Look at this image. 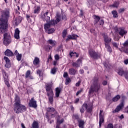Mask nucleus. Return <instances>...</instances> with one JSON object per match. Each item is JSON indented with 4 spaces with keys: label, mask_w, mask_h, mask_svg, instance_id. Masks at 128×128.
<instances>
[{
    "label": "nucleus",
    "mask_w": 128,
    "mask_h": 128,
    "mask_svg": "<svg viewBox=\"0 0 128 128\" xmlns=\"http://www.w3.org/2000/svg\"><path fill=\"white\" fill-rule=\"evenodd\" d=\"M10 16V12L8 10L2 11L0 18V32L4 34L8 30V18Z\"/></svg>",
    "instance_id": "nucleus-1"
},
{
    "label": "nucleus",
    "mask_w": 128,
    "mask_h": 128,
    "mask_svg": "<svg viewBox=\"0 0 128 128\" xmlns=\"http://www.w3.org/2000/svg\"><path fill=\"white\" fill-rule=\"evenodd\" d=\"M26 110V106L20 104V100L18 95L15 96V104H14V111L16 114H20Z\"/></svg>",
    "instance_id": "nucleus-2"
},
{
    "label": "nucleus",
    "mask_w": 128,
    "mask_h": 128,
    "mask_svg": "<svg viewBox=\"0 0 128 128\" xmlns=\"http://www.w3.org/2000/svg\"><path fill=\"white\" fill-rule=\"evenodd\" d=\"M100 88V84L98 82V79L95 78L92 82V84L90 89L89 94H92L94 92H98V90Z\"/></svg>",
    "instance_id": "nucleus-3"
},
{
    "label": "nucleus",
    "mask_w": 128,
    "mask_h": 128,
    "mask_svg": "<svg viewBox=\"0 0 128 128\" xmlns=\"http://www.w3.org/2000/svg\"><path fill=\"white\" fill-rule=\"evenodd\" d=\"M46 88L47 92V96H48L49 98V102L51 104H52L54 102V92H52V86L50 85L46 84Z\"/></svg>",
    "instance_id": "nucleus-4"
},
{
    "label": "nucleus",
    "mask_w": 128,
    "mask_h": 128,
    "mask_svg": "<svg viewBox=\"0 0 128 128\" xmlns=\"http://www.w3.org/2000/svg\"><path fill=\"white\" fill-rule=\"evenodd\" d=\"M104 40L105 42V48L109 52H112V48L110 46L109 42H112V40L108 36L106 35L104 36Z\"/></svg>",
    "instance_id": "nucleus-5"
},
{
    "label": "nucleus",
    "mask_w": 128,
    "mask_h": 128,
    "mask_svg": "<svg viewBox=\"0 0 128 128\" xmlns=\"http://www.w3.org/2000/svg\"><path fill=\"white\" fill-rule=\"evenodd\" d=\"M11 42H12V37L8 33H5L4 34V44L6 46H8V44H10Z\"/></svg>",
    "instance_id": "nucleus-6"
},
{
    "label": "nucleus",
    "mask_w": 128,
    "mask_h": 128,
    "mask_svg": "<svg viewBox=\"0 0 128 128\" xmlns=\"http://www.w3.org/2000/svg\"><path fill=\"white\" fill-rule=\"evenodd\" d=\"M100 115V121H99V126L100 127L102 126V124H103L104 122V110H100V112L99 114Z\"/></svg>",
    "instance_id": "nucleus-7"
},
{
    "label": "nucleus",
    "mask_w": 128,
    "mask_h": 128,
    "mask_svg": "<svg viewBox=\"0 0 128 128\" xmlns=\"http://www.w3.org/2000/svg\"><path fill=\"white\" fill-rule=\"evenodd\" d=\"M29 106L34 108H36L38 106V104H36V101L34 100V98H32L30 100L29 102Z\"/></svg>",
    "instance_id": "nucleus-8"
},
{
    "label": "nucleus",
    "mask_w": 128,
    "mask_h": 128,
    "mask_svg": "<svg viewBox=\"0 0 128 128\" xmlns=\"http://www.w3.org/2000/svg\"><path fill=\"white\" fill-rule=\"evenodd\" d=\"M4 60L6 62L5 66L6 68H10L12 66L10 60V59H8V58L6 56L4 58Z\"/></svg>",
    "instance_id": "nucleus-9"
},
{
    "label": "nucleus",
    "mask_w": 128,
    "mask_h": 128,
    "mask_svg": "<svg viewBox=\"0 0 128 128\" xmlns=\"http://www.w3.org/2000/svg\"><path fill=\"white\" fill-rule=\"evenodd\" d=\"M48 12H46L44 14V16H42V20H46V22H49L50 24V18L48 16Z\"/></svg>",
    "instance_id": "nucleus-10"
},
{
    "label": "nucleus",
    "mask_w": 128,
    "mask_h": 128,
    "mask_svg": "<svg viewBox=\"0 0 128 128\" xmlns=\"http://www.w3.org/2000/svg\"><path fill=\"white\" fill-rule=\"evenodd\" d=\"M78 36L76 34H69L67 36V38L66 39V42H68L70 40H76Z\"/></svg>",
    "instance_id": "nucleus-11"
},
{
    "label": "nucleus",
    "mask_w": 128,
    "mask_h": 128,
    "mask_svg": "<svg viewBox=\"0 0 128 128\" xmlns=\"http://www.w3.org/2000/svg\"><path fill=\"white\" fill-rule=\"evenodd\" d=\"M89 54L92 58H96L98 56V54L95 52L93 49H90L89 50Z\"/></svg>",
    "instance_id": "nucleus-12"
},
{
    "label": "nucleus",
    "mask_w": 128,
    "mask_h": 128,
    "mask_svg": "<svg viewBox=\"0 0 128 128\" xmlns=\"http://www.w3.org/2000/svg\"><path fill=\"white\" fill-rule=\"evenodd\" d=\"M124 102H122L116 108V110L113 111V113L114 112H118L122 108H124Z\"/></svg>",
    "instance_id": "nucleus-13"
},
{
    "label": "nucleus",
    "mask_w": 128,
    "mask_h": 128,
    "mask_svg": "<svg viewBox=\"0 0 128 128\" xmlns=\"http://www.w3.org/2000/svg\"><path fill=\"white\" fill-rule=\"evenodd\" d=\"M118 34L120 36H124V34H128V31L124 30V29L122 28H120L118 30Z\"/></svg>",
    "instance_id": "nucleus-14"
},
{
    "label": "nucleus",
    "mask_w": 128,
    "mask_h": 128,
    "mask_svg": "<svg viewBox=\"0 0 128 128\" xmlns=\"http://www.w3.org/2000/svg\"><path fill=\"white\" fill-rule=\"evenodd\" d=\"M82 64V60L80 59H78L77 61L75 62L72 63V66H76V68H80V64Z\"/></svg>",
    "instance_id": "nucleus-15"
},
{
    "label": "nucleus",
    "mask_w": 128,
    "mask_h": 128,
    "mask_svg": "<svg viewBox=\"0 0 128 128\" xmlns=\"http://www.w3.org/2000/svg\"><path fill=\"white\" fill-rule=\"evenodd\" d=\"M14 37L16 40L20 39V30H18V28L15 30Z\"/></svg>",
    "instance_id": "nucleus-16"
},
{
    "label": "nucleus",
    "mask_w": 128,
    "mask_h": 128,
    "mask_svg": "<svg viewBox=\"0 0 128 128\" xmlns=\"http://www.w3.org/2000/svg\"><path fill=\"white\" fill-rule=\"evenodd\" d=\"M116 72L118 74H119V76H122L125 74L124 71V69H122V68H118L116 70Z\"/></svg>",
    "instance_id": "nucleus-17"
},
{
    "label": "nucleus",
    "mask_w": 128,
    "mask_h": 128,
    "mask_svg": "<svg viewBox=\"0 0 128 128\" xmlns=\"http://www.w3.org/2000/svg\"><path fill=\"white\" fill-rule=\"evenodd\" d=\"M60 16H58L56 17V20H52L50 21V24H58V22H60Z\"/></svg>",
    "instance_id": "nucleus-18"
},
{
    "label": "nucleus",
    "mask_w": 128,
    "mask_h": 128,
    "mask_svg": "<svg viewBox=\"0 0 128 128\" xmlns=\"http://www.w3.org/2000/svg\"><path fill=\"white\" fill-rule=\"evenodd\" d=\"M4 54L5 56H12L14 55V53L8 49L6 50Z\"/></svg>",
    "instance_id": "nucleus-19"
},
{
    "label": "nucleus",
    "mask_w": 128,
    "mask_h": 128,
    "mask_svg": "<svg viewBox=\"0 0 128 128\" xmlns=\"http://www.w3.org/2000/svg\"><path fill=\"white\" fill-rule=\"evenodd\" d=\"M33 64L34 66H38V64H40V58H38V57H35L33 61Z\"/></svg>",
    "instance_id": "nucleus-20"
},
{
    "label": "nucleus",
    "mask_w": 128,
    "mask_h": 128,
    "mask_svg": "<svg viewBox=\"0 0 128 128\" xmlns=\"http://www.w3.org/2000/svg\"><path fill=\"white\" fill-rule=\"evenodd\" d=\"M88 108V104H84L82 106V108L80 109V112L82 114H84V110Z\"/></svg>",
    "instance_id": "nucleus-21"
},
{
    "label": "nucleus",
    "mask_w": 128,
    "mask_h": 128,
    "mask_svg": "<svg viewBox=\"0 0 128 128\" xmlns=\"http://www.w3.org/2000/svg\"><path fill=\"white\" fill-rule=\"evenodd\" d=\"M62 122H64V118H61L60 120L58 119L56 128H60V124H62Z\"/></svg>",
    "instance_id": "nucleus-22"
},
{
    "label": "nucleus",
    "mask_w": 128,
    "mask_h": 128,
    "mask_svg": "<svg viewBox=\"0 0 128 128\" xmlns=\"http://www.w3.org/2000/svg\"><path fill=\"white\" fill-rule=\"evenodd\" d=\"M22 17L20 16H18V17L16 20V22L15 24L16 26H18V24H20L21 22H22Z\"/></svg>",
    "instance_id": "nucleus-23"
},
{
    "label": "nucleus",
    "mask_w": 128,
    "mask_h": 128,
    "mask_svg": "<svg viewBox=\"0 0 128 128\" xmlns=\"http://www.w3.org/2000/svg\"><path fill=\"white\" fill-rule=\"evenodd\" d=\"M48 44H50L52 46H54L56 44V42L55 40H48Z\"/></svg>",
    "instance_id": "nucleus-24"
},
{
    "label": "nucleus",
    "mask_w": 128,
    "mask_h": 128,
    "mask_svg": "<svg viewBox=\"0 0 128 128\" xmlns=\"http://www.w3.org/2000/svg\"><path fill=\"white\" fill-rule=\"evenodd\" d=\"M56 98H58L60 94V88H56Z\"/></svg>",
    "instance_id": "nucleus-25"
},
{
    "label": "nucleus",
    "mask_w": 128,
    "mask_h": 128,
    "mask_svg": "<svg viewBox=\"0 0 128 128\" xmlns=\"http://www.w3.org/2000/svg\"><path fill=\"white\" fill-rule=\"evenodd\" d=\"M76 72L74 68H70L69 70V74L72 76H74V74H76Z\"/></svg>",
    "instance_id": "nucleus-26"
},
{
    "label": "nucleus",
    "mask_w": 128,
    "mask_h": 128,
    "mask_svg": "<svg viewBox=\"0 0 128 128\" xmlns=\"http://www.w3.org/2000/svg\"><path fill=\"white\" fill-rule=\"evenodd\" d=\"M40 10V8L38 6H35L34 14H38Z\"/></svg>",
    "instance_id": "nucleus-27"
},
{
    "label": "nucleus",
    "mask_w": 128,
    "mask_h": 128,
    "mask_svg": "<svg viewBox=\"0 0 128 128\" xmlns=\"http://www.w3.org/2000/svg\"><path fill=\"white\" fill-rule=\"evenodd\" d=\"M94 19L95 20L94 24H98V22H99L100 20V17L98 16H94Z\"/></svg>",
    "instance_id": "nucleus-28"
},
{
    "label": "nucleus",
    "mask_w": 128,
    "mask_h": 128,
    "mask_svg": "<svg viewBox=\"0 0 128 128\" xmlns=\"http://www.w3.org/2000/svg\"><path fill=\"white\" fill-rule=\"evenodd\" d=\"M50 28V23L46 24L44 25V28L46 31L48 30Z\"/></svg>",
    "instance_id": "nucleus-29"
},
{
    "label": "nucleus",
    "mask_w": 128,
    "mask_h": 128,
    "mask_svg": "<svg viewBox=\"0 0 128 128\" xmlns=\"http://www.w3.org/2000/svg\"><path fill=\"white\" fill-rule=\"evenodd\" d=\"M32 128H38V123L34 121L32 124Z\"/></svg>",
    "instance_id": "nucleus-30"
},
{
    "label": "nucleus",
    "mask_w": 128,
    "mask_h": 128,
    "mask_svg": "<svg viewBox=\"0 0 128 128\" xmlns=\"http://www.w3.org/2000/svg\"><path fill=\"white\" fill-rule=\"evenodd\" d=\"M2 74L4 80H8V74L6 72H3Z\"/></svg>",
    "instance_id": "nucleus-31"
},
{
    "label": "nucleus",
    "mask_w": 128,
    "mask_h": 128,
    "mask_svg": "<svg viewBox=\"0 0 128 128\" xmlns=\"http://www.w3.org/2000/svg\"><path fill=\"white\" fill-rule=\"evenodd\" d=\"M79 127L80 128H84V122L82 120H80L78 122Z\"/></svg>",
    "instance_id": "nucleus-32"
},
{
    "label": "nucleus",
    "mask_w": 128,
    "mask_h": 128,
    "mask_svg": "<svg viewBox=\"0 0 128 128\" xmlns=\"http://www.w3.org/2000/svg\"><path fill=\"white\" fill-rule=\"evenodd\" d=\"M120 4V2H115L112 5V6L113 8H118V5Z\"/></svg>",
    "instance_id": "nucleus-33"
},
{
    "label": "nucleus",
    "mask_w": 128,
    "mask_h": 128,
    "mask_svg": "<svg viewBox=\"0 0 128 128\" xmlns=\"http://www.w3.org/2000/svg\"><path fill=\"white\" fill-rule=\"evenodd\" d=\"M120 95H117L115 97H114L112 98V101L113 102H118V100H120Z\"/></svg>",
    "instance_id": "nucleus-34"
},
{
    "label": "nucleus",
    "mask_w": 128,
    "mask_h": 128,
    "mask_svg": "<svg viewBox=\"0 0 128 128\" xmlns=\"http://www.w3.org/2000/svg\"><path fill=\"white\" fill-rule=\"evenodd\" d=\"M47 112H54V108L53 107H49L47 108Z\"/></svg>",
    "instance_id": "nucleus-35"
},
{
    "label": "nucleus",
    "mask_w": 128,
    "mask_h": 128,
    "mask_svg": "<svg viewBox=\"0 0 128 128\" xmlns=\"http://www.w3.org/2000/svg\"><path fill=\"white\" fill-rule=\"evenodd\" d=\"M70 55L71 56H76V58H78V54L76 52H70Z\"/></svg>",
    "instance_id": "nucleus-36"
},
{
    "label": "nucleus",
    "mask_w": 128,
    "mask_h": 128,
    "mask_svg": "<svg viewBox=\"0 0 128 128\" xmlns=\"http://www.w3.org/2000/svg\"><path fill=\"white\" fill-rule=\"evenodd\" d=\"M68 34V32H66V30H63L62 34V38H64L66 36V34Z\"/></svg>",
    "instance_id": "nucleus-37"
},
{
    "label": "nucleus",
    "mask_w": 128,
    "mask_h": 128,
    "mask_svg": "<svg viewBox=\"0 0 128 128\" xmlns=\"http://www.w3.org/2000/svg\"><path fill=\"white\" fill-rule=\"evenodd\" d=\"M22 56V54H18V55L16 56L17 60H18V62L21 60Z\"/></svg>",
    "instance_id": "nucleus-38"
},
{
    "label": "nucleus",
    "mask_w": 128,
    "mask_h": 128,
    "mask_svg": "<svg viewBox=\"0 0 128 128\" xmlns=\"http://www.w3.org/2000/svg\"><path fill=\"white\" fill-rule=\"evenodd\" d=\"M56 72V68L54 67L53 68L51 69V74H54Z\"/></svg>",
    "instance_id": "nucleus-39"
},
{
    "label": "nucleus",
    "mask_w": 128,
    "mask_h": 128,
    "mask_svg": "<svg viewBox=\"0 0 128 128\" xmlns=\"http://www.w3.org/2000/svg\"><path fill=\"white\" fill-rule=\"evenodd\" d=\"M46 32L48 34H52L54 32V28H49L48 30H46Z\"/></svg>",
    "instance_id": "nucleus-40"
},
{
    "label": "nucleus",
    "mask_w": 128,
    "mask_h": 128,
    "mask_svg": "<svg viewBox=\"0 0 128 128\" xmlns=\"http://www.w3.org/2000/svg\"><path fill=\"white\" fill-rule=\"evenodd\" d=\"M45 50H46V52H50L52 50V47L50 46H45Z\"/></svg>",
    "instance_id": "nucleus-41"
},
{
    "label": "nucleus",
    "mask_w": 128,
    "mask_h": 128,
    "mask_svg": "<svg viewBox=\"0 0 128 128\" xmlns=\"http://www.w3.org/2000/svg\"><path fill=\"white\" fill-rule=\"evenodd\" d=\"M112 14L114 16V18H118V12H116V10L112 11Z\"/></svg>",
    "instance_id": "nucleus-42"
},
{
    "label": "nucleus",
    "mask_w": 128,
    "mask_h": 128,
    "mask_svg": "<svg viewBox=\"0 0 128 128\" xmlns=\"http://www.w3.org/2000/svg\"><path fill=\"white\" fill-rule=\"evenodd\" d=\"M122 46L124 48H128V40L122 44Z\"/></svg>",
    "instance_id": "nucleus-43"
},
{
    "label": "nucleus",
    "mask_w": 128,
    "mask_h": 128,
    "mask_svg": "<svg viewBox=\"0 0 128 128\" xmlns=\"http://www.w3.org/2000/svg\"><path fill=\"white\" fill-rule=\"evenodd\" d=\"M26 18L28 22H32V20L30 19V16L26 14Z\"/></svg>",
    "instance_id": "nucleus-44"
},
{
    "label": "nucleus",
    "mask_w": 128,
    "mask_h": 128,
    "mask_svg": "<svg viewBox=\"0 0 128 128\" xmlns=\"http://www.w3.org/2000/svg\"><path fill=\"white\" fill-rule=\"evenodd\" d=\"M30 70H28L26 72V78H28V76H30Z\"/></svg>",
    "instance_id": "nucleus-45"
},
{
    "label": "nucleus",
    "mask_w": 128,
    "mask_h": 128,
    "mask_svg": "<svg viewBox=\"0 0 128 128\" xmlns=\"http://www.w3.org/2000/svg\"><path fill=\"white\" fill-rule=\"evenodd\" d=\"M70 82V78H66V84H68Z\"/></svg>",
    "instance_id": "nucleus-46"
},
{
    "label": "nucleus",
    "mask_w": 128,
    "mask_h": 128,
    "mask_svg": "<svg viewBox=\"0 0 128 128\" xmlns=\"http://www.w3.org/2000/svg\"><path fill=\"white\" fill-rule=\"evenodd\" d=\"M8 80H4V82L7 86H8V88H10V83L8 82Z\"/></svg>",
    "instance_id": "nucleus-47"
},
{
    "label": "nucleus",
    "mask_w": 128,
    "mask_h": 128,
    "mask_svg": "<svg viewBox=\"0 0 128 128\" xmlns=\"http://www.w3.org/2000/svg\"><path fill=\"white\" fill-rule=\"evenodd\" d=\"M82 88L80 89V90H79L78 92H76V96L79 95L80 94L82 93Z\"/></svg>",
    "instance_id": "nucleus-48"
},
{
    "label": "nucleus",
    "mask_w": 128,
    "mask_h": 128,
    "mask_svg": "<svg viewBox=\"0 0 128 128\" xmlns=\"http://www.w3.org/2000/svg\"><path fill=\"white\" fill-rule=\"evenodd\" d=\"M99 22H100V26H102V24H104V20H100L99 21Z\"/></svg>",
    "instance_id": "nucleus-49"
},
{
    "label": "nucleus",
    "mask_w": 128,
    "mask_h": 128,
    "mask_svg": "<svg viewBox=\"0 0 128 128\" xmlns=\"http://www.w3.org/2000/svg\"><path fill=\"white\" fill-rule=\"evenodd\" d=\"M54 58L56 60H60V56L58 54H56L54 56Z\"/></svg>",
    "instance_id": "nucleus-50"
},
{
    "label": "nucleus",
    "mask_w": 128,
    "mask_h": 128,
    "mask_svg": "<svg viewBox=\"0 0 128 128\" xmlns=\"http://www.w3.org/2000/svg\"><path fill=\"white\" fill-rule=\"evenodd\" d=\"M124 12V8H120L118 10V12H120V14H122V12Z\"/></svg>",
    "instance_id": "nucleus-51"
},
{
    "label": "nucleus",
    "mask_w": 128,
    "mask_h": 128,
    "mask_svg": "<svg viewBox=\"0 0 128 128\" xmlns=\"http://www.w3.org/2000/svg\"><path fill=\"white\" fill-rule=\"evenodd\" d=\"M107 128H114V126H112V124H108Z\"/></svg>",
    "instance_id": "nucleus-52"
},
{
    "label": "nucleus",
    "mask_w": 128,
    "mask_h": 128,
    "mask_svg": "<svg viewBox=\"0 0 128 128\" xmlns=\"http://www.w3.org/2000/svg\"><path fill=\"white\" fill-rule=\"evenodd\" d=\"M80 82H81L80 80L78 81V82L76 84V86H80Z\"/></svg>",
    "instance_id": "nucleus-53"
},
{
    "label": "nucleus",
    "mask_w": 128,
    "mask_h": 128,
    "mask_svg": "<svg viewBox=\"0 0 128 128\" xmlns=\"http://www.w3.org/2000/svg\"><path fill=\"white\" fill-rule=\"evenodd\" d=\"M80 102V98H77L75 100H74V103L75 104H78V102Z\"/></svg>",
    "instance_id": "nucleus-54"
},
{
    "label": "nucleus",
    "mask_w": 128,
    "mask_h": 128,
    "mask_svg": "<svg viewBox=\"0 0 128 128\" xmlns=\"http://www.w3.org/2000/svg\"><path fill=\"white\" fill-rule=\"evenodd\" d=\"M124 64H128V59H126L124 60Z\"/></svg>",
    "instance_id": "nucleus-55"
},
{
    "label": "nucleus",
    "mask_w": 128,
    "mask_h": 128,
    "mask_svg": "<svg viewBox=\"0 0 128 128\" xmlns=\"http://www.w3.org/2000/svg\"><path fill=\"white\" fill-rule=\"evenodd\" d=\"M113 46H114L116 48H118V44L116 42H113L112 43Z\"/></svg>",
    "instance_id": "nucleus-56"
},
{
    "label": "nucleus",
    "mask_w": 128,
    "mask_h": 128,
    "mask_svg": "<svg viewBox=\"0 0 128 128\" xmlns=\"http://www.w3.org/2000/svg\"><path fill=\"white\" fill-rule=\"evenodd\" d=\"M64 78H66L68 76V72H64L63 75Z\"/></svg>",
    "instance_id": "nucleus-57"
},
{
    "label": "nucleus",
    "mask_w": 128,
    "mask_h": 128,
    "mask_svg": "<svg viewBox=\"0 0 128 128\" xmlns=\"http://www.w3.org/2000/svg\"><path fill=\"white\" fill-rule=\"evenodd\" d=\"M102 84H103V86H106V84H108V82L106 80H104L102 82Z\"/></svg>",
    "instance_id": "nucleus-58"
},
{
    "label": "nucleus",
    "mask_w": 128,
    "mask_h": 128,
    "mask_svg": "<svg viewBox=\"0 0 128 128\" xmlns=\"http://www.w3.org/2000/svg\"><path fill=\"white\" fill-rule=\"evenodd\" d=\"M36 72H37V74H38L40 76V74L42 72H40V70H38Z\"/></svg>",
    "instance_id": "nucleus-59"
},
{
    "label": "nucleus",
    "mask_w": 128,
    "mask_h": 128,
    "mask_svg": "<svg viewBox=\"0 0 128 128\" xmlns=\"http://www.w3.org/2000/svg\"><path fill=\"white\" fill-rule=\"evenodd\" d=\"M73 118H76V120H78V116L74 115Z\"/></svg>",
    "instance_id": "nucleus-60"
},
{
    "label": "nucleus",
    "mask_w": 128,
    "mask_h": 128,
    "mask_svg": "<svg viewBox=\"0 0 128 128\" xmlns=\"http://www.w3.org/2000/svg\"><path fill=\"white\" fill-rule=\"evenodd\" d=\"M14 54H15V56H18V55L20 54H19L18 52L16 50L14 52Z\"/></svg>",
    "instance_id": "nucleus-61"
},
{
    "label": "nucleus",
    "mask_w": 128,
    "mask_h": 128,
    "mask_svg": "<svg viewBox=\"0 0 128 128\" xmlns=\"http://www.w3.org/2000/svg\"><path fill=\"white\" fill-rule=\"evenodd\" d=\"M122 52H124L126 54H128V48H126V50H122Z\"/></svg>",
    "instance_id": "nucleus-62"
},
{
    "label": "nucleus",
    "mask_w": 128,
    "mask_h": 128,
    "mask_svg": "<svg viewBox=\"0 0 128 128\" xmlns=\"http://www.w3.org/2000/svg\"><path fill=\"white\" fill-rule=\"evenodd\" d=\"M119 118L120 120H122L124 118V114H122Z\"/></svg>",
    "instance_id": "nucleus-63"
},
{
    "label": "nucleus",
    "mask_w": 128,
    "mask_h": 128,
    "mask_svg": "<svg viewBox=\"0 0 128 128\" xmlns=\"http://www.w3.org/2000/svg\"><path fill=\"white\" fill-rule=\"evenodd\" d=\"M58 62L56 61H54V66H56V64H57Z\"/></svg>",
    "instance_id": "nucleus-64"
}]
</instances>
